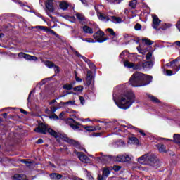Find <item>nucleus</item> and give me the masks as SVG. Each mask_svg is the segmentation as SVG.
I'll list each match as a JSON object with an SVG mask.
<instances>
[{
  "instance_id": "obj_11",
  "label": "nucleus",
  "mask_w": 180,
  "mask_h": 180,
  "mask_svg": "<svg viewBox=\"0 0 180 180\" xmlns=\"http://www.w3.org/2000/svg\"><path fill=\"white\" fill-rule=\"evenodd\" d=\"M115 160L118 162H126L127 161H131V158L128 155H119L115 158Z\"/></svg>"
},
{
  "instance_id": "obj_54",
  "label": "nucleus",
  "mask_w": 180,
  "mask_h": 180,
  "mask_svg": "<svg viewBox=\"0 0 180 180\" xmlns=\"http://www.w3.org/2000/svg\"><path fill=\"white\" fill-rule=\"evenodd\" d=\"M134 70H139L140 68V65H135L134 64V67H132Z\"/></svg>"
},
{
  "instance_id": "obj_2",
  "label": "nucleus",
  "mask_w": 180,
  "mask_h": 180,
  "mask_svg": "<svg viewBox=\"0 0 180 180\" xmlns=\"http://www.w3.org/2000/svg\"><path fill=\"white\" fill-rule=\"evenodd\" d=\"M114 101L120 109L126 110V109H129L136 101V95L131 92H128L119 96L117 99H115Z\"/></svg>"
},
{
  "instance_id": "obj_34",
  "label": "nucleus",
  "mask_w": 180,
  "mask_h": 180,
  "mask_svg": "<svg viewBox=\"0 0 180 180\" xmlns=\"http://www.w3.org/2000/svg\"><path fill=\"white\" fill-rule=\"evenodd\" d=\"M24 58L25 60H37V57L33 56H31V55H29V54H26V53H25V55H24Z\"/></svg>"
},
{
  "instance_id": "obj_21",
  "label": "nucleus",
  "mask_w": 180,
  "mask_h": 180,
  "mask_svg": "<svg viewBox=\"0 0 180 180\" xmlns=\"http://www.w3.org/2000/svg\"><path fill=\"white\" fill-rule=\"evenodd\" d=\"M169 27H171V24L165 23L162 24L160 27H158L156 30H158V32H161V30H167V29H169Z\"/></svg>"
},
{
  "instance_id": "obj_9",
  "label": "nucleus",
  "mask_w": 180,
  "mask_h": 180,
  "mask_svg": "<svg viewBox=\"0 0 180 180\" xmlns=\"http://www.w3.org/2000/svg\"><path fill=\"white\" fill-rule=\"evenodd\" d=\"M32 29H41V30H46L47 32H49L51 34H53V36H56L58 39L60 38V35L56 32V31L49 29L47 27L37 25L35 27H32Z\"/></svg>"
},
{
  "instance_id": "obj_44",
  "label": "nucleus",
  "mask_w": 180,
  "mask_h": 180,
  "mask_svg": "<svg viewBox=\"0 0 180 180\" xmlns=\"http://www.w3.org/2000/svg\"><path fill=\"white\" fill-rule=\"evenodd\" d=\"M153 58V52L149 51L147 54H146V60H151ZM154 60V59H153Z\"/></svg>"
},
{
  "instance_id": "obj_32",
  "label": "nucleus",
  "mask_w": 180,
  "mask_h": 180,
  "mask_svg": "<svg viewBox=\"0 0 180 180\" xmlns=\"http://www.w3.org/2000/svg\"><path fill=\"white\" fill-rule=\"evenodd\" d=\"M110 158H111L110 156H102V157L98 158V160H99L101 162H106V161H109Z\"/></svg>"
},
{
  "instance_id": "obj_14",
  "label": "nucleus",
  "mask_w": 180,
  "mask_h": 180,
  "mask_svg": "<svg viewBox=\"0 0 180 180\" xmlns=\"http://www.w3.org/2000/svg\"><path fill=\"white\" fill-rule=\"evenodd\" d=\"M64 141L66 143H68L69 144H71L72 146H74L75 147L79 148L80 146L79 142H78L77 141H75L74 139H70L68 137H65Z\"/></svg>"
},
{
  "instance_id": "obj_26",
  "label": "nucleus",
  "mask_w": 180,
  "mask_h": 180,
  "mask_svg": "<svg viewBox=\"0 0 180 180\" xmlns=\"http://www.w3.org/2000/svg\"><path fill=\"white\" fill-rule=\"evenodd\" d=\"M21 162L25 164L28 168H33V162L30 161V160H22Z\"/></svg>"
},
{
  "instance_id": "obj_39",
  "label": "nucleus",
  "mask_w": 180,
  "mask_h": 180,
  "mask_svg": "<svg viewBox=\"0 0 180 180\" xmlns=\"http://www.w3.org/2000/svg\"><path fill=\"white\" fill-rule=\"evenodd\" d=\"M106 32H108V33L110 34L109 36H114V37L116 36V32H115V31L112 28H108L106 30Z\"/></svg>"
},
{
  "instance_id": "obj_30",
  "label": "nucleus",
  "mask_w": 180,
  "mask_h": 180,
  "mask_svg": "<svg viewBox=\"0 0 180 180\" xmlns=\"http://www.w3.org/2000/svg\"><path fill=\"white\" fill-rule=\"evenodd\" d=\"M124 66L126 67L127 68H133V67H134V63L131 62H129V60H124Z\"/></svg>"
},
{
  "instance_id": "obj_31",
  "label": "nucleus",
  "mask_w": 180,
  "mask_h": 180,
  "mask_svg": "<svg viewBox=\"0 0 180 180\" xmlns=\"http://www.w3.org/2000/svg\"><path fill=\"white\" fill-rule=\"evenodd\" d=\"M143 43H145L146 46H152L154 44V41L148 39V38H144L142 39Z\"/></svg>"
},
{
  "instance_id": "obj_17",
  "label": "nucleus",
  "mask_w": 180,
  "mask_h": 180,
  "mask_svg": "<svg viewBox=\"0 0 180 180\" xmlns=\"http://www.w3.org/2000/svg\"><path fill=\"white\" fill-rule=\"evenodd\" d=\"M53 0H48L45 4L46 9L49 11V12H54V6H53Z\"/></svg>"
},
{
  "instance_id": "obj_15",
  "label": "nucleus",
  "mask_w": 180,
  "mask_h": 180,
  "mask_svg": "<svg viewBox=\"0 0 180 180\" xmlns=\"http://www.w3.org/2000/svg\"><path fill=\"white\" fill-rule=\"evenodd\" d=\"M77 124V122H75V120H74V119L72 118H69L67 120V124H69L70 126V127H72V129H73V130H78V129H79V127H78V125L77 124Z\"/></svg>"
},
{
  "instance_id": "obj_52",
  "label": "nucleus",
  "mask_w": 180,
  "mask_h": 180,
  "mask_svg": "<svg viewBox=\"0 0 180 180\" xmlns=\"http://www.w3.org/2000/svg\"><path fill=\"white\" fill-rule=\"evenodd\" d=\"M25 53L23 52H20L18 54V56L19 57V58H25Z\"/></svg>"
},
{
  "instance_id": "obj_16",
  "label": "nucleus",
  "mask_w": 180,
  "mask_h": 180,
  "mask_svg": "<svg viewBox=\"0 0 180 180\" xmlns=\"http://www.w3.org/2000/svg\"><path fill=\"white\" fill-rule=\"evenodd\" d=\"M92 72L91 71L87 72V75L86 77V86H90L91 84H92Z\"/></svg>"
},
{
  "instance_id": "obj_10",
  "label": "nucleus",
  "mask_w": 180,
  "mask_h": 180,
  "mask_svg": "<svg viewBox=\"0 0 180 180\" xmlns=\"http://www.w3.org/2000/svg\"><path fill=\"white\" fill-rule=\"evenodd\" d=\"M77 156L78 157L79 160L82 161V162H84V164H88L91 161L89 158L85 155V153L82 152H77L76 153Z\"/></svg>"
},
{
  "instance_id": "obj_53",
  "label": "nucleus",
  "mask_w": 180,
  "mask_h": 180,
  "mask_svg": "<svg viewBox=\"0 0 180 180\" xmlns=\"http://www.w3.org/2000/svg\"><path fill=\"white\" fill-rule=\"evenodd\" d=\"M33 94V91H31L28 95L27 101L30 102V98L32 97V94Z\"/></svg>"
},
{
  "instance_id": "obj_20",
  "label": "nucleus",
  "mask_w": 180,
  "mask_h": 180,
  "mask_svg": "<svg viewBox=\"0 0 180 180\" xmlns=\"http://www.w3.org/2000/svg\"><path fill=\"white\" fill-rule=\"evenodd\" d=\"M12 180H26V175L25 174H15L11 176Z\"/></svg>"
},
{
  "instance_id": "obj_40",
  "label": "nucleus",
  "mask_w": 180,
  "mask_h": 180,
  "mask_svg": "<svg viewBox=\"0 0 180 180\" xmlns=\"http://www.w3.org/2000/svg\"><path fill=\"white\" fill-rule=\"evenodd\" d=\"M127 53H129V51L127 50H124L120 54V58H122V61H123V60H124V58L123 57H126V54H127Z\"/></svg>"
},
{
  "instance_id": "obj_28",
  "label": "nucleus",
  "mask_w": 180,
  "mask_h": 180,
  "mask_svg": "<svg viewBox=\"0 0 180 180\" xmlns=\"http://www.w3.org/2000/svg\"><path fill=\"white\" fill-rule=\"evenodd\" d=\"M160 153H167V148L164 144H158L157 146Z\"/></svg>"
},
{
  "instance_id": "obj_27",
  "label": "nucleus",
  "mask_w": 180,
  "mask_h": 180,
  "mask_svg": "<svg viewBox=\"0 0 180 180\" xmlns=\"http://www.w3.org/2000/svg\"><path fill=\"white\" fill-rule=\"evenodd\" d=\"M97 16H98V19H99L100 20H106L107 21L110 20V18H109L108 17H106V16L103 15V13H100V12H98V13H97Z\"/></svg>"
},
{
  "instance_id": "obj_58",
  "label": "nucleus",
  "mask_w": 180,
  "mask_h": 180,
  "mask_svg": "<svg viewBox=\"0 0 180 180\" xmlns=\"http://www.w3.org/2000/svg\"><path fill=\"white\" fill-rule=\"evenodd\" d=\"M95 131L96 130H102V128L99 126L94 127Z\"/></svg>"
},
{
  "instance_id": "obj_50",
  "label": "nucleus",
  "mask_w": 180,
  "mask_h": 180,
  "mask_svg": "<svg viewBox=\"0 0 180 180\" xmlns=\"http://www.w3.org/2000/svg\"><path fill=\"white\" fill-rule=\"evenodd\" d=\"M89 68H91V70H95V64L94 63H92V61H91L89 64H88Z\"/></svg>"
},
{
  "instance_id": "obj_42",
  "label": "nucleus",
  "mask_w": 180,
  "mask_h": 180,
  "mask_svg": "<svg viewBox=\"0 0 180 180\" xmlns=\"http://www.w3.org/2000/svg\"><path fill=\"white\" fill-rule=\"evenodd\" d=\"M109 174H110V171H109V169L105 168L103 170V175L102 176H108V175H109Z\"/></svg>"
},
{
  "instance_id": "obj_55",
  "label": "nucleus",
  "mask_w": 180,
  "mask_h": 180,
  "mask_svg": "<svg viewBox=\"0 0 180 180\" xmlns=\"http://www.w3.org/2000/svg\"><path fill=\"white\" fill-rule=\"evenodd\" d=\"M57 102V101L56 99L51 100L49 102V105H53V103H56Z\"/></svg>"
},
{
  "instance_id": "obj_41",
  "label": "nucleus",
  "mask_w": 180,
  "mask_h": 180,
  "mask_svg": "<svg viewBox=\"0 0 180 180\" xmlns=\"http://www.w3.org/2000/svg\"><path fill=\"white\" fill-rule=\"evenodd\" d=\"M84 129L86 130V131H95V127L86 126V127H84Z\"/></svg>"
},
{
  "instance_id": "obj_29",
  "label": "nucleus",
  "mask_w": 180,
  "mask_h": 180,
  "mask_svg": "<svg viewBox=\"0 0 180 180\" xmlns=\"http://www.w3.org/2000/svg\"><path fill=\"white\" fill-rule=\"evenodd\" d=\"M129 6L131 8V9H136V8H137V0H131L129 1Z\"/></svg>"
},
{
  "instance_id": "obj_3",
  "label": "nucleus",
  "mask_w": 180,
  "mask_h": 180,
  "mask_svg": "<svg viewBox=\"0 0 180 180\" xmlns=\"http://www.w3.org/2000/svg\"><path fill=\"white\" fill-rule=\"evenodd\" d=\"M138 162L140 164H147L150 167H157L158 165V158L152 153H147L141 156L138 158Z\"/></svg>"
},
{
  "instance_id": "obj_5",
  "label": "nucleus",
  "mask_w": 180,
  "mask_h": 180,
  "mask_svg": "<svg viewBox=\"0 0 180 180\" xmlns=\"http://www.w3.org/2000/svg\"><path fill=\"white\" fill-rule=\"evenodd\" d=\"M103 36H105V32L99 30L93 34V37L96 40H94L92 38H87L83 39V41H86L87 43H104L106 40H109V37H103Z\"/></svg>"
},
{
  "instance_id": "obj_43",
  "label": "nucleus",
  "mask_w": 180,
  "mask_h": 180,
  "mask_svg": "<svg viewBox=\"0 0 180 180\" xmlns=\"http://www.w3.org/2000/svg\"><path fill=\"white\" fill-rule=\"evenodd\" d=\"M130 140L131 141H132L134 144H136V146H138L139 143H140V141H139V139L136 137H131Z\"/></svg>"
},
{
  "instance_id": "obj_24",
  "label": "nucleus",
  "mask_w": 180,
  "mask_h": 180,
  "mask_svg": "<svg viewBox=\"0 0 180 180\" xmlns=\"http://www.w3.org/2000/svg\"><path fill=\"white\" fill-rule=\"evenodd\" d=\"M83 31L84 33H89V34H92V33H94V30L88 25H84L83 27Z\"/></svg>"
},
{
  "instance_id": "obj_36",
  "label": "nucleus",
  "mask_w": 180,
  "mask_h": 180,
  "mask_svg": "<svg viewBox=\"0 0 180 180\" xmlns=\"http://www.w3.org/2000/svg\"><path fill=\"white\" fill-rule=\"evenodd\" d=\"M76 18L81 22H82V20H85V16L79 13H76Z\"/></svg>"
},
{
  "instance_id": "obj_13",
  "label": "nucleus",
  "mask_w": 180,
  "mask_h": 180,
  "mask_svg": "<svg viewBox=\"0 0 180 180\" xmlns=\"http://www.w3.org/2000/svg\"><path fill=\"white\" fill-rule=\"evenodd\" d=\"M144 70H151L154 67V60H146L142 65Z\"/></svg>"
},
{
  "instance_id": "obj_59",
  "label": "nucleus",
  "mask_w": 180,
  "mask_h": 180,
  "mask_svg": "<svg viewBox=\"0 0 180 180\" xmlns=\"http://www.w3.org/2000/svg\"><path fill=\"white\" fill-rule=\"evenodd\" d=\"M37 144H41L43 143V139H39L38 141H37Z\"/></svg>"
},
{
  "instance_id": "obj_48",
  "label": "nucleus",
  "mask_w": 180,
  "mask_h": 180,
  "mask_svg": "<svg viewBox=\"0 0 180 180\" xmlns=\"http://www.w3.org/2000/svg\"><path fill=\"white\" fill-rule=\"evenodd\" d=\"M166 75H167V77H171L172 75H174V72L172 70H166Z\"/></svg>"
},
{
  "instance_id": "obj_49",
  "label": "nucleus",
  "mask_w": 180,
  "mask_h": 180,
  "mask_svg": "<svg viewBox=\"0 0 180 180\" xmlns=\"http://www.w3.org/2000/svg\"><path fill=\"white\" fill-rule=\"evenodd\" d=\"M135 30H141V25L140 23H136L134 26Z\"/></svg>"
},
{
  "instance_id": "obj_38",
  "label": "nucleus",
  "mask_w": 180,
  "mask_h": 180,
  "mask_svg": "<svg viewBox=\"0 0 180 180\" xmlns=\"http://www.w3.org/2000/svg\"><path fill=\"white\" fill-rule=\"evenodd\" d=\"M54 68V72H55V75H54V77H56V75H57V74H60V71L61 70V68L58 66L57 65H55V67H53Z\"/></svg>"
},
{
  "instance_id": "obj_22",
  "label": "nucleus",
  "mask_w": 180,
  "mask_h": 180,
  "mask_svg": "<svg viewBox=\"0 0 180 180\" xmlns=\"http://www.w3.org/2000/svg\"><path fill=\"white\" fill-rule=\"evenodd\" d=\"M148 98L153 102V103H161V101L158 99L157 97L154 96L151 94H148Z\"/></svg>"
},
{
  "instance_id": "obj_19",
  "label": "nucleus",
  "mask_w": 180,
  "mask_h": 180,
  "mask_svg": "<svg viewBox=\"0 0 180 180\" xmlns=\"http://www.w3.org/2000/svg\"><path fill=\"white\" fill-rule=\"evenodd\" d=\"M59 7L62 11H68V8L70 7V4L67 1H61L59 4Z\"/></svg>"
},
{
  "instance_id": "obj_61",
  "label": "nucleus",
  "mask_w": 180,
  "mask_h": 180,
  "mask_svg": "<svg viewBox=\"0 0 180 180\" xmlns=\"http://www.w3.org/2000/svg\"><path fill=\"white\" fill-rule=\"evenodd\" d=\"M137 50L139 51V52L141 54H144V53L143 52V49H139V47H137Z\"/></svg>"
},
{
  "instance_id": "obj_7",
  "label": "nucleus",
  "mask_w": 180,
  "mask_h": 180,
  "mask_svg": "<svg viewBox=\"0 0 180 180\" xmlns=\"http://www.w3.org/2000/svg\"><path fill=\"white\" fill-rule=\"evenodd\" d=\"M73 88H74V85L72 84V83H70V84L67 83L64 84L63 86V89L67 91L66 94L60 95L59 98H64V96H67V95H77V93L75 92L68 91H71V89H73Z\"/></svg>"
},
{
  "instance_id": "obj_62",
  "label": "nucleus",
  "mask_w": 180,
  "mask_h": 180,
  "mask_svg": "<svg viewBox=\"0 0 180 180\" xmlns=\"http://www.w3.org/2000/svg\"><path fill=\"white\" fill-rule=\"evenodd\" d=\"M63 117H64V113H60V114L59 115L58 119H63Z\"/></svg>"
},
{
  "instance_id": "obj_33",
  "label": "nucleus",
  "mask_w": 180,
  "mask_h": 180,
  "mask_svg": "<svg viewBox=\"0 0 180 180\" xmlns=\"http://www.w3.org/2000/svg\"><path fill=\"white\" fill-rule=\"evenodd\" d=\"M45 65L48 67V68H54L56 64L50 60H46L44 63Z\"/></svg>"
},
{
  "instance_id": "obj_47",
  "label": "nucleus",
  "mask_w": 180,
  "mask_h": 180,
  "mask_svg": "<svg viewBox=\"0 0 180 180\" xmlns=\"http://www.w3.org/2000/svg\"><path fill=\"white\" fill-rule=\"evenodd\" d=\"M50 119H53V120H58V116L56 114H52L49 116Z\"/></svg>"
},
{
  "instance_id": "obj_57",
  "label": "nucleus",
  "mask_w": 180,
  "mask_h": 180,
  "mask_svg": "<svg viewBox=\"0 0 180 180\" xmlns=\"http://www.w3.org/2000/svg\"><path fill=\"white\" fill-rule=\"evenodd\" d=\"M67 18H70V19H75V16H69V15H65V16H64V18H65V19H67Z\"/></svg>"
},
{
  "instance_id": "obj_8",
  "label": "nucleus",
  "mask_w": 180,
  "mask_h": 180,
  "mask_svg": "<svg viewBox=\"0 0 180 180\" xmlns=\"http://www.w3.org/2000/svg\"><path fill=\"white\" fill-rule=\"evenodd\" d=\"M64 105H75V101H69L68 102L61 101L57 106L51 108V113H55L58 109H61V107Z\"/></svg>"
},
{
  "instance_id": "obj_35",
  "label": "nucleus",
  "mask_w": 180,
  "mask_h": 180,
  "mask_svg": "<svg viewBox=\"0 0 180 180\" xmlns=\"http://www.w3.org/2000/svg\"><path fill=\"white\" fill-rule=\"evenodd\" d=\"M73 91H77V92H82L84 91V86H77L75 87H73Z\"/></svg>"
},
{
  "instance_id": "obj_60",
  "label": "nucleus",
  "mask_w": 180,
  "mask_h": 180,
  "mask_svg": "<svg viewBox=\"0 0 180 180\" xmlns=\"http://www.w3.org/2000/svg\"><path fill=\"white\" fill-rule=\"evenodd\" d=\"M139 131L140 132V134H141L142 136H146V134L144 133V131L140 129Z\"/></svg>"
},
{
  "instance_id": "obj_51",
  "label": "nucleus",
  "mask_w": 180,
  "mask_h": 180,
  "mask_svg": "<svg viewBox=\"0 0 180 180\" xmlns=\"http://www.w3.org/2000/svg\"><path fill=\"white\" fill-rule=\"evenodd\" d=\"M79 99L80 101L81 105H84V103H85V98H84V96H79Z\"/></svg>"
},
{
  "instance_id": "obj_46",
  "label": "nucleus",
  "mask_w": 180,
  "mask_h": 180,
  "mask_svg": "<svg viewBox=\"0 0 180 180\" xmlns=\"http://www.w3.org/2000/svg\"><path fill=\"white\" fill-rule=\"evenodd\" d=\"M75 79L77 81V82H82V79L78 77L77 71H75Z\"/></svg>"
},
{
  "instance_id": "obj_12",
  "label": "nucleus",
  "mask_w": 180,
  "mask_h": 180,
  "mask_svg": "<svg viewBox=\"0 0 180 180\" xmlns=\"http://www.w3.org/2000/svg\"><path fill=\"white\" fill-rule=\"evenodd\" d=\"M153 18V22H152V27L157 30L158 29V26H160V23H161V20L157 16V15H152Z\"/></svg>"
},
{
  "instance_id": "obj_63",
  "label": "nucleus",
  "mask_w": 180,
  "mask_h": 180,
  "mask_svg": "<svg viewBox=\"0 0 180 180\" xmlns=\"http://www.w3.org/2000/svg\"><path fill=\"white\" fill-rule=\"evenodd\" d=\"M175 44H176V46H178L179 47H180V41H176L175 42Z\"/></svg>"
},
{
  "instance_id": "obj_4",
  "label": "nucleus",
  "mask_w": 180,
  "mask_h": 180,
  "mask_svg": "<svg viewBox=\"0 0 180 180\" xmlns=\"http://www.w3.org/2000/svg\"><path fill=\"white\" fill-rule=\"evenodd\" d=\"M34 131L40 133L41 134H47V133H49V134L53 136V137H55V139H58V137H60V135H58L56 131L51 128H49V125L44 123H39L38 127L34 129Z\"/></svg>"
},
{
  "instance_id": "obj_37",
  "label": "nucleus",
  "mask_w": 180,
  "mask_h": 180,
  "mask_svg": "<svg viewBox=\"0 0 180 180\" xmlns=\"http://www.w3.org/2000/svg\"><path fill=\"white\" fill-rule=\"evenodd\" d=\"M108 4H121L123 0H105Z\"/></svg>"
},
{
  "instance_id": "obj_56",
  "label": "nucleus",
  "mask_w": 180,
  "mask_h": 180,
  "mask_svg": "<svg viewBox=\"0 0 180 180\" xmlns=\"http://www.w3.org/2000/svg\"><path fill=\"white\" fill-rule=\"evenodd\" d=\"M80 1H81L82 4H83L84 5H88V2L86 1V0H80Z\"/></svg>"
},
{
  "instance_id": "obj_18",
  "label": "nucleus",
  "mask_w": 180,
  "mask_h": 180,
  "mask_svg": "<svg viewBox=\"0 0 180 180\" xmlns=\"http://www.w3.org/2000/svg\"><path fill=\"white\" fill-rule=\"evenodd\" d=\"M75 54L77 57H79V58H82V60L86 63V64H89V63H91V60L88 59V58L81 55V53H79V52H78V51H75Z\"/></svg>"
},
{
  "instance_id": "obj_1",
  "label": "nucleus",
  "mask_w": 180,
  "mask_h": 180,
  "mask_svg": "<svg viewBox=\"0 0 180 180\" xmlns=\"http://www.w3.org/2000/svg\"><path fill=\"white\" fill-rule=\"evenodd\" d=\"M153 81V76L146 75L144 73L136 72L133 73L129 80V84L131 86L139 88L140 86H146L150 84Z\"/></svg>"
},
{
  "instance_id": "obj_64",
  "label": "nucleus",
  "mask_w": 180,
  "mask_h": 180,
  "mask_svg": "<svg viewBox=\"0 0 180 180\" xmlns=\"http://www.w3.org/2000/svg\"><path fill=\"white\" fill-rule=\"evenodd\" d=\"M98 180H103V176L98 175Z\"/></svg>"
},
{
  "instance_id": "obj_23",
  "label": "nucleus",
  "mask_w": 180,
  "mask_h": 180,
  "mask_svg": "<svg viewBox=\"0 0 180 180\" xmlns=\"http://www.w3.org/2000/svg\"><path fill=\"white\" fill-rule=\"evenodd\" d=\"M110 20L113 22V23H122V18L116 17L115 15L111 16Z\"/></svg>"
},
{
  "instance_id": "obj_25",
  "label": "nucleus",
  "mask_w": 180,
  "mask_h": 180,
  "mask_svg": "<svg viewBox=\"0 0 180 180\" xmlns=\"http://www.w3.org/2000/svg\"><path fill=\"white\" fill-rule=\"evenodd\" d=\"M50 178H51V179H61L63 175L58 173H52L50 174Z\"/></svg>"
},
{
  "instance_id": "obj_6",
  "label": "nucleus",
  "mask_w": 180,
  "mask_h": 180,
  "mask_svg": "<svg viewBox=\"0 0 180 180\" xmlns=\"http://www.w3.org/2000/svg\"><path fill=\"white\" fill-rule=\"evenodd\" d=\"M6 112V113H29V112L25 110L23 108L11 107L0 109V112Z\"/></svg>"
},
{
  "instance_id": "obj_45",
  "label": "nucleus",
  "mask_w": 180,
  "mask_h": 180,
  "mask_svg": "<svg viewBox=\"0 0 180 180\" xmlns=\"http://www.w3.org/2000/svg\"><path fill=\"white\" fill-rule=\"evenodd\" d=\"M178 60H179V58H177L176 59H175L174 60H172L170 63L166 64L167 67H171L172 65L175 64V63H176V61H178Z\"/></svg>"
}]
</instances>
